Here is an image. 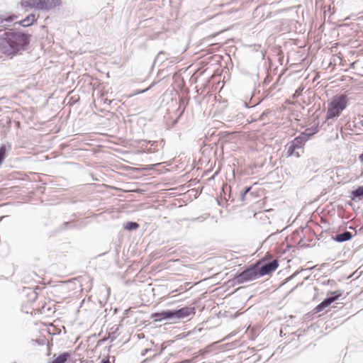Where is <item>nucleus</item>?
Here are the masks:
<instances>
[{
	"mask_svg": "<svg viewBox=\"0 0 363 363\" xmlns=\"http://www.w3.org/2000/svg\"><path fill=\"white\" fill-rule=\"evenodd\" d=\"M37 21L35 17V14L30 13L25 18L23 19V23H24L26 27H29L33 25Z\"/></svg>",
	"mask_w": 363,
	"mask_h": 363,
	"instance_id": "obj_21",
	"label": "nucleus"
},
{
	"mask_svg": "<svg viewBox=\"0 0 363 363\" xmlns=\"http://www.w3.org/2000/svg\"><path fill=\"white\" fill-rule=\"evenodd\" d=\"M356 124L363 127V115L358 119V121L356 122Z\"/></svg>",
	"mask_w": 363,
	"mask_h": 363,
	"instance_id": "obj_30",
	"label": "nucleus"
},
{
	"mask_svg": "<svg viewBox=\"0 0 363 363\" xmlns=\"http://www.w3.org/2000/svg\"><path fill=\"white\" fill-rule=\"evenodd\" d=\"M111 332L108 333V336L105 337L104 339L101 340V342H105L106 340H110L111 342H113L117 337H118V326H113L111 328Z\"/></svg>",
	"mask_w": 363,
	"mask_h": 363,
	"instance_id": "obj_17",
	"label": "nucleus"
},
{
	"mask_svg": "<svg viewBox=\"0 0 363 363\" xmlns=\"http://www.w3.org/2000/svg\"><path fill=\"white\" fill-rule=\"evenodd\" d=\"M32 35L25 31L9 30L0 38V52L10 57L28 50Z\"/></svg>",
	"mask_w": 363,
	"mask_h": 363,
	"instance_id": "obj_1",
	"label": "nucleus"
},
{
	"mask_svg": "<svg viewBox=\"0 0 363 363\" xmlns=\"http://www.w3.org/2000/svg\"><path fill=\"white\" fill-rule=\"evenodd\" d=\"M72 352L67 351L60 353L58 356H53L52 359L49 363H65L71 357Z\"/></svg>",
	"mask_w": 363,
	"mask_h": 363,
	"instance_id": "obj_10",
	"label": "nucleus"
},
{
	"mask_svg": "<svg viewBox=\"0 0 363 363\" xmlns=\"http://www.w3.org/2000/svg\"><path fill=\"white\" fill-rule=\"evenodd\" d=\"M17 16L15 14H3L0 13V31L5 30L6 29V26L5 23L13 22Z\"/></svg>",
	"mask_w": 363,
	"mask_h": 363,
	"instance_id": "obj_8",
	"label": "nucleus"
},
{
	"mask_svg": "<svg viewBox=\"0 0 363 363\" xmlns=\"http://www.w3.org/2000/svg\"><path fill=\"white\" fill-rule=\"evenodd\" d=\"M301 242H302V240H300V242H298V245H300Z\"/></svg>",
	"mask_w": 363,
	"mask_h": 363,
	"instance_id": "obj_41",
	"label": "nucleus"
},
{
	"mask_svg": "<svg viewBox=\"0 0 363 363\" xmlns=\"http://www.w3.org/2000/svg\"><path fill=\"white\" fill-rule=\"evenodd\" d=\"M298 148L300 147L293 140L290 142L286 152L287 157L295 155L296 157H299L300 154L298 152H296V150Z\"/></svg>",
	"mask_w": 363,
	"mask_h": 363,
	"instance_id": "obj_14",
	"label": "nucleus"
},
{
	"mask_svg": "<svg viewBox=\"0 0 363 363\" xmlns=\"http://www.w3.org/2000/svg\"><path fill=\"white\" fill-rule=\"evenodd\" d=\"M10 149V146L7 148L5 144L0 145V166L3 164L4 160L8 156V150Z\"/></svg>",
	"mask_w": 363,
	"mask_h": 363,
	"instance_id": "obj_20",
	"label": "nucleus"
},
{
	"mask_svg": "<svg viewBox=\"0 0 363 363\" xmlns=\"http://www.w3.org/2000/svg\"><path fill=\"white\" fill-rule=\"evenodd\" d=\"M169 57V54L164 51H160L155 57L154 60V65H157L158 66L161 65L164 62H165Z\"/></svg>",
	"mask_w": 363,
	"mask_h": 363,
	"instance_id": "obj_16",
	"label": "nucleus"
},
{
	"mask_svg": "<svg viewBox=\"0 0 363 363\" xmlns=\"http://www.w3.org/2000/svg\"><path fill=\"white\" fill-rule=\"evenodd\" d=\"M217 204L222 208H225L227 206L228 199L226 197H222V195H220L219 198L216 199Z\"/></svg>",
	"mask_w": 363,
	"mask_h": 363,
	"instance_id": "obj_24",
	"label": "nucleus"
},
{
	"mask_svg": "<svg viewBox=\"0 0 363 363\" xmlns=\"http://www.w3.org/2000/svg\"><path fill=\"white\" fill-rule=\"evenodd\" d=\"M24 24L25 23H23V19L21 21H17V22L14 23V25H18V26H21L22 27L26 28V25H24Z\"/></svg>",
	"mask_w": 363,
	"mask_h": 363,
	"instance_id": "obj_31",
	"label": "nucleus"
},
{
	"mask_svg": "<svg viewBox=\"0 0 363 363\" xmlns=\"http://www.w3.org/2000/svg\"><path fill=\"white\" fill-rule=\"evenodd\" d=\"M225 186H223L222 189H221V193H220V195H222V197H225V189H224Z\"/></svg>",
	"mask_w": 363,
	"mask_h": 363,
	"instance_id": "obj_34",
	"label": "nucleus"
},
{
	"mask_svg": "<svg viewBox=\"0 0 363 363\" xmlns=\"http://www.w3.org/2000/svg\"><path fill=\"white\" fill-rule=\"evenodd\" d=\"M5 216H1L0 217V222L3 220V218H4Z\"/></svg>",
	"mask_w": 363,
	"mask_h": 363,
	"instance_id": "obj_38",
	"label": "nucleus"
},
{
	"mask_svg": "<svg viewBox=\"0 0 363 363\" xmlns=\"http://www.w3.org/2000/svg\"><path fill=\"white\" fill-rule=\"evenodd\" d=\"M312 269H313L312 267L311 268H308L306 270H311Z\"/></svg>",
	"mask_w": 363,
	"mask_h": 363,
	"instance_id": "obj_40",
	"label": "nucleus"
},
{
	"mask_svg": "<svg viewBox=\"0 0 363 363\" xmlns=\"http://www.w3.org/2000/svg\"><path fill=\"white\" fill-rule=\"evenodd\" d=\"M259 278L257 269L254 262L237 273L233 279V281L234 284H242L245 282L252 281Z\"/></svg>",
	"mask_w": 363,
	"mask_h": 363,
	"instance_id": "obj_5",
	"label": "nucleus"
},
{
	"mask_svg": "<svg viewBox=\"0 0 363 363\" xmlns=\"http://www.w3.org/2000/svg\"><path fill=\"white\" fill-rule=\"evenodd\" d=\"M269 82V79H267V78H266V79H265V80H264V82L267 84V83H268Z\"/></svg>",
	"mask_w": 363,
	"mask_h": 363,
	"instance_id": "obj_36",
	"label": "nucleus"
},
{
	"mask_svg": "<svg viewBox=\"0 0 363 363\" xmlns=\"http://www.w3.org/2000/svg\"><path fill=\"white\" fill-rule=\"evenodd\" d=\"M353 238L352 233L350 231H345L342 233H337L332 236V240L337 242H344L350 240Z\"/></svg>",
	"mask_w": 363,
	"mask_h": 363,
	"instance_id": "obj_9",
	"label": "nucleus"
},
{
	"mask_svg": "<svg viewBox=\"0 0 363 363\" xmlns=\"http://www.w3.org/2000/svg\"><path fill=\"white\" fill-rule=\"evenodd\" d=\"M308 140L306 139V137H304L302 133H301L297 137H296L293 141L300 147L301 148L305 143L308 141Z\"/></svg>",
	"mask_w": 363,
	"mask_h": 363,
	"instance_id": "obj_22",
	"label": "nucleus"
},
{
	"mask_svg": "<svg viewBox=\"0 0 363 363\" xmlns=\"http://www.w3.org/2000/svg\"><path fill=\"white\" fill-rule=\"evenodd\" d=\"M33 296H34L33 299H35V298H37V295H36V294L33 293Z\"/></svg>",
	"mask_w": 363,
	"mask_h": 363,
	"instance_id": "obj_37",
	"label": "nucleus"
},
{
	"mask_svg": "<svg viewBox=\"0 0 363 363\" xmlns=\"http://www.w3.org/2000/svg\"><path fill=\"white\" fill-rule=\"evenodd\" d=\"M157 354L156 353H154L150 357H147L143 361H142L141 363H147V362H150L153 357H157Z\"/></svg>",
	"mask_w": 363,
	"mask_h": 363,
	"instance_id": "obj_27",
	"label": "nucleus"
},
{
	"mask_svg": "<svg viewBox=\"0 0 363 363\" xmlns=\"http://www.w3.org/2000/svg\"><path fill=\"white\" fill-rule=\"evenodd\" d=\"M180 104L186 106L187 104V102L185 101V99H182L180 101Z\"/></svg>",
	"mask_w": 363,
	"mask_h": 363,
	"instance_id": "obj_35",
	"label": "nucleus"
},
{
	"mask_svg": "<svg viewBox=\"0 0 363 363\" xmlns=\"http://www.w3.org/2000/svg\"><path fill=\"white\" fill-rule=\"evenodd\" d=\"M271 257L272 255L267 252L263 257L255 261V264L259 278L270 275L278 269L279 260L276 259L270 261Z\"/></svg>",
	"mask_w": 363,
	"mask_h": 363,
	"instance_id": "obj_4",
	"label": "nucleus"
},
{
	"mask_svg": "<svg viewBox=\"0 0 363 363\" xmlns=\"http://www.w3.org/2000/svg\"><path fill=\"white\" fill-rule=\"evenodd\" d=\"M299 273L298 271H296L291 276H290L289 278H288V280H291L292 279H294L298 274Z\"/></svg>",
	"mask_w": 363,
	"mask_h": 363,
	"instance_id": "obj_32",
	"label": "nucleus"
},
{
	"mask_svg": "<svg viewBox=\"0 0 363 363\" xmlns=\"http://www.w3.org/2000/svg\"><path fill=\"white\" fill-rule=\"evenodd\" d=\"M107 357H110V361L111 362V363H114L115 362V361H116V357L115 356L108 355Z\"/></svg>",
	"mask_w": 363,
	"mask_h": 363,
	"instance_id": "obj_33",
	"label": "nucleus"
},
{
	"mask_svg": "<svg viewBox=\"0 0 363 363\" xmlns=\"http://www.w3.org/2000/svg\"><path fill=\"white\" fill-rule=\"evenodd\" d=\"M331 303L329 302V299L326 298L318 305H317L313 310V313H318L323 311L325 308L329 306Z\"/></svg>",
	"mask_w": 363,
	"mask_h": 363,
	"instance_id": "obj_18",
	"label": "nucleus"
},
{
	"mask_svg": "<svg viewBox=\"0 0 363 363\" xmlns=\"http://www.w3.org/2000/svg\"><path fill=\"white\" fill-rule=\"evenodd\" d=\"M319 131V122H317L311 128H306L304 131L301 132L302 135L309 140L312 136Z\"/></svg>",
	"mask_w": 363,
	"mask_h": 363,
	"instance_id": "obj_13",
	"label": "nucleus"
},
{
	"mask_svg": "<svg viewBox=\"0 0 363 363\" xmlns=\"http://www.w3.org/2000/svg\"><path fill=\"white\" fill-rule=\"evenodd\" d=\"M251 189H252L251 186H245L243 189V190L240 192V198L241 201H244L245 200L246 195L251 191Z\"/></svg>",
	"mask_w": 363,
	"mask_h": 363,
	"instance_id": "obj_23",
	"label": "nucleus"
},
{
	"mask_svg": "<svg viewBox=\"0 0 363 363\" xmlns=\"http://www.w3.org/2000/svg\"><path fill=\"white\" fill-rule=\"evenodd\" d=\"M194 306H184L175 309H164L151 314V318L155 322L162 320L176 323L177 320L193 317L196 314Z\"/></svg>",
	"mask_w": 363,
	"mask_h": 363,
	"instance_id": "obj_2",
	"label": "nucleus"
},
{
	"mask_svg": "<svg viewBox=\"0 0 363 363\" xmlns=\"http://www.w3.org/2000/svg\"><path fill=\"white\" fill-rule=\"evenodd\" d=\"M101 363H111V362L110 361V357H103L102 359L101 360Z\"/></svg>",
	"mask_w": 363,
	"mask_h": 363,
	"instance_id": "obj_29",
	"label": "nucleus"
},
{
	"mask_svg": "<svg viewBox=\"0 0 363 363\" xmlns=\"http://www.w3.org/2000/svg\"><path fill=\"white\" fill-rule=\"evenodd\" d=\"M149 352H154V350L152 349H151V348H150V349H145L144 350H143L141 352V355L142 356H145V355H146Z\"/></svg>",
	"mask_w": 363,
	"mask_h": 363,
	"instance_id": "obj_28",
	"label": "nucleus"
},
{
	"mask_svg": "<svg viewBox=\"0 0 363 363\" xmlns=\"http://www.w3.org/2000/svg\"><path fill=\"white\" fill-rule=\"evenodd\" d=\"M39 0H21V6L24 9L25 11H27L26 8L35 9L37 10H40V6H38Z\"/></svg>",
	"mask_w": 363,
	"mask_h": 363,
	"instance_id": "obj_12",
	"label": "nucleus"
},
{
	"mask_svg": "<svg viewBox=\"0 0 363 363\" xmlns=\"http://www.w3.org/2000/svg\"><path fill=\"white\" fill-rule=\"evenodd\" d=\"M62 4L61 0H39L38 6L41 11H50Z\"/></svg>",
	"mask_w": 363,
	"mask_h": 363,
	"instance_id": "obj_7",
	"label": "nucleus"
},
{
	"mask_svg": "<svg viewBox=\"0 0 363 363\" xmlns=\"http://www.w3.org/2000/svg\"><path fill=\"white\" fill-rule=\"evenodd\" d=\"M35 342L38 345H45L48 343V340H47V338L45 336H41V337H40L38 338H36L35 340Z\"/></svg>",
	"mask_w": 363,
	"mask_h": 363,
	"instance_id": "obj_25",
	"label": "nucleus"
},
{
	"mask_svg": "<svg viewBox=\"0 0 363 363\" xmlns=\"http://www.w3.org/2000/svg\"><path fill=\"white\" fill-rule=\"evenodd\" d=\"M77 218V213H74L72 215V219H70L68 221L63 222L60 226H59V230L62 231L67 229L71 230H81L85 228L89 222L87 221V218H82V219H76Z\"/></svg>",
	"mask_w": 363,
	"mask_h": 363,
	"instance_id": "obj_6",
	"label": "nucleus"
},
{
	"mask_svg": "<svg viewBox=\"0 0 363 363\" xmlns=\"http://www.w3.org/2000/svg\"><path fill=\"white\" fill-rule=\"evenodd\" d=\"M153 86H154V84H152L149 86L148 89H150L151 87H152Z\"/></svg>",
	"mask_w": 363,
	"mask_h": 363,
	"instance_id": "obj_39",
	"label": "nucleus"
},
{
	"mask_svg": "<svg viewBox=\"0 0 363 363\" xmlns=\"http://www.w3.org/2000/svg\"><path fill=\"white\" fill-rule=\"evenodd\" d=\"M350 198L354 201L363 200V185L358 186L356 189L352 190L350 193Z\"/></svg>",
	"mask_w": 363,
	"mask_h": 363,
	"instance_id": "obj_11",
	"label": "nucleus"
},
{
	"mask_svg": "<svg viewBox=\"0 0 363 363\" xmlns=\"http://www.w3.org/2000/svg\"><path fill=\"white\" fill-rule=\"evenodd\" d=\"M139 228V223L135 221H127L123 223V228L128 231L135 230Z\"/></svg>",
	"mask_w": 363,
	"mask_h": 363,
	"instance_id": "obj_19",
	"label": "nucleus"
},
{
	"mask_svg": "<svg viewBox=\"0 0 363 363\" xmlns=\"http://www.w3.org/2000/svg\"><path fill=\"white\" fill-rule=\"evenodd\" d=\"M343 294L342 290H336L334 291H328L327 293L326 298L329 299V302L332 303L333 302L337 300Z\"/></svg>",
	"mask_w": 363,
	"mask_h": 363,
	"instance_id": "obj_15",
	"label": "nucleus"
},
{
	"mask_svg": "<svg viewBox=\"0 0 363 363\" xmlns=\"http://www.w3.org/2000/svg\"><path fill=\"white\" fill-rule=\"evenodd\" d=\"M322 285H329L331 288H333L336 285V281L333 279H328L321 282Z\"/></svg>",
	"mask_w": 363,
	"mask_h": 363,
	"instance_id": "obj_26",
	"label": "nucleus"
},
{
	"mask_svg": "<svg viewBox=\"0 0 363 363\" xmlns=\"http://www.w3.org/2000/svg\"><path fill=\"white\" fill-rule=\"evenodd\" d=\"M348 98L346 95L340 94L333 96L328 103V108L326 113V121L337 118L347 108Z\"/></svg>",
	"mask_w": 363,
	"mask_h": 363,
	"instance_id": "obj_3",
	"label": "nucleus"
}]
</instances>
